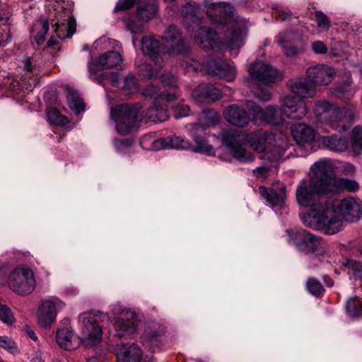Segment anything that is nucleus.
<instances>
[{
	"label": "nucleus",
	"instance_id": "f257e3e1",
	"mask_svg": "<svg viewBox=\"0 0 362 362\" xmlns=\"http://www.w3.org/2000/svg\"><path fill=\"white\" fill-rule=\"evenodd\" d=\"M320 166V161L315 162L310 168L309 179L300 180L296 190V201L300 206L310 209L301 216L305 226L334 234L341 230V222L325 199L329 194Z\"/></svg>",
	"mask_w": 362,
	"mask_h": 362
},
{
	"label": "nucleus",
	"instance_id": "f03ea898",
	"mask_svg": "<svg viewBox=\"0 0 362 362\" xmlns=\"http://www.w3.org/2000/svg\"><path fill=\"white\" fill-rule=\"evenodd\" d=\"M144 95L155 99L154 106L149 107L144 115L140 114V106H129L127 104L118 105L111 110V118L115 121L116 130L121 135H127L132 132L136 124L144 120L145 122H162L166 121L169 115L166 106L175 100L174 93H158L154 85L148 86Z\"/></svg>",
	"mask_w": 362,
	"mask_h": 362
},
{
	"label": "nucleus",
	"instance_id": "7ed1b4c3",
	"mask_svg": "<svg viewBox=\"0 0 362 362\" xmlns=\"http://www.w3.org/2000/svg\"><path fill=\"white\" fill-rule=\"evenodd\" d=\"M204 5L207 16L214 23L228 25L230 29L226 36V45L237 55L238 49L244 43L247 34L248 23L243 19H238L233 16V7L226 2L214 3L212 0H204Z\"/></svg>",
	"mask_w": 362,
	"mask_h": 362
},
{
	"label": "nucleus",
	"instance_id": "20e7f679",
	"mask_svg": "<svg viewBox=\"0 0 362 362\" xmlns=\"http://www.w3.org/2000/svg\"><path fill=\"white\" fill-rule=\"evenodd\" d=\"M273 140L272 134L261 131L245 135L240 130L230 129L222 133V141L228 152L241 163L252 162L255 159L253 154L243 147L244 142L248 143L255 151L262 153Z\"/></svg>",
	"mask_w": 362,
	"mask_h": 362
},
{
	"label": "nucleus",
	"instance_id": "39448f33",
	"mask_svg": "<svg viewBox=\"0 0 362 362\" xmlns=\"http://www.w3.org/2000/svg\"><path fill=\"white\" fill-rule=\"evenodd\" d=\"M313 111L319 122L341 132L349 129L353 123L356 106L351 103L339 107L327 100H319L315 103Z\"/></svg>",
	"mask_w": 362,
	"mask_h": 362
},
{
	"label": "nucleus",
	"instance_id": "423d86ee",
	"mask_svg": "<svg viewBox=\"0 0 362 362\" xmlns=\"http://www.w3.org/2000/svg\"><path fill=\"white\" fill-rule=\"evenodd\" d=\"M251 79L255 81L257 87L255 96L262 101H268L272 98V86L282 78L277 69L264 62L254 63L249 68Z\"/></svg>",
	"mask_w": 362,
	"mask_h": 362
},
{
	"label": "nucleus",
	"instance_id": "0eeeda50",
	"mask_svg": "<svg viewBox=\"0 0 362 362\" xmlns=\"http://www.w3.org/2000/svg\"><path fill=\"white\" fill-rule=\"evenodd\" d=\"M287 233L288 243L295 245L300 252L322 255L325 251V243L305 230H288Z\"/></svg>",
	"mask_w": 362,
	"mask_h": 362
},
{
	"label": "nucleus",
	"instance_id": "6e6552de",
	"mask_svg": "<svg viewBox=\"0 0 362 362\" xmlns=\"http://www.w3.org/2000/svg\"><path fill=\"white\" fill-rule=\"evenodd\" d=\"M320 166L325 180L326 182V189L328 191L329 195L339 193L341 192H356L359 189V184L351 179L335 177L332 165L329 160H320Z\"/></svg>",
	"mask_w": 362,
	"mask_h": 362
},
{
	"label": "nucleus",
	"instance_id": "1a4fd4ad",
	"mask_svg": "<svg viewBox=\"0 0 362 362\" xmlns=\"http://www.w3.org/2000/svg\"><path fill=\"white\" fill-rule=\"evenodd\" d=\"M80 325V340L81 344L89 348L97 346L102 339L103 329L95 319L90 313H82L78 316Z\"/></svg>",
	"mask_w": 362,
	"mask_h": 362
},
{
	"label": "nucleus",
	"instance_id": "9d476101",
	"mask_svg": "<svg viewBox=\"0 0 362 362\" xmlns=\"http://www.w3.org/2000/svg\"><path fill=\"white\" fill-rule=\"evenodd\" d=\"M8 284L13 292L22 296L28 295L36 286L33 272L26 267L16 268L10 274Z\"/></svg>",
	"mask_w": 362,
	"mask_h": 362
},
{
	"label": "nucleus",
	"instance_id": "9b49d317",
	"mask_svg": "<svg viewBox=\"0 0 362 362\" xmlns=\"http://www.w3.org/2000/svg\"><path fill=\"white\" fill-rule=\"evenodd\" d=\"M140 144L143 148L154 151L165 148H190V144L188 141L176 136H168L155 139L153 134H146L141 139Z\"/></svg>",
	"mask_w": 362,
	"mask_h": 362
},
{
	"label": "nucleus",
	"instance_id": "f8f14e48",
	"mask_svg": "<svg viewBox=\"0 0 362 362\" xmlns=\"http://www.w3.org/2000/svg\"><path fill=\"white\" fill-rule=\"evenodd\" d=\"M329 208L333 210L339 217L341 222V226H343L342 218L346 221L354 222L362 215L361 204L353 198L336 200L330 205L329 204Z\"/></svg>",
	"mask_w": 362,
	"mask_h": 362
},
{
	"label": "nucleus",
	"instance_id": "ddd939ff",
	"mask_svg": "<svg viewBox=\"0 0 362 362\" xmlns=\"http://www.w3.org/2000/svg\"><path fill=\"white\" fill-rule=\"evenodd\" d=\"M247 110L252 116L254 122L261 121L273 125H280L284 123V112L277 106L268 105L264 109L250 102L247 105Z\"/></svg>",
	"mask_w": 362,
	"mask_h": 362
},
{
	"label": "nucleus",
	"instance_id": "4468645a",
	"mask_svg": "<svg viewBox=\"0 0 362 362\" xmlns=\"http://www.w3.org/2000/svg\"><path fill=\"white\" fill-rule=\"evenodd\" d=\"M64 308V303L57 297L42 301L38 310V322L41 327H47L55 320L57 313Z\"/></svg>",
	"mask_w": 362,
	"mask_h": 362
},
{
	"label": "nucleus",
	"instance_id": "2eb2a0df",
	"mask_svg": "<svg viewBox=\"0 0 362 362\" xmlns=\"http://www.w3.org/2000/svg\"><path fill=\"white\" fill-rule=\"evenodd\" d=\"M164 47L169 55L184 54L189 49L179 29L175 25L170 26L163 36Z\"/></svg>",
	"mask_w": 362,
	"mask_h": 362
},
{
	"label": "nucleus",
	"instance_id": "dca6fc26",
	"mask_svg": "<svg viewBox=\"0 0 362 362\" xmlns=\"http://www.w3.org/2000/svg\"><path fill=\"white\" fill-rule=\"evenodd\" d=\"M275 41L284 49L287 56H293L302 52L304 44L301 36L295 32L286 30L280 33Z\"/></svg>",
	"mask_w": 362,
	"mask_h": 362
},
{
	"label": "nucleus",
	"instance_id": "f3484780",
	"mask_svg": "<svg viewBox=\"0 0 362 362\" xmlns=\"http://www.w3.org/2000/svg\"><path fill=\"white\" fill-rule=\"evenodd\" d=\"M284 116L293 120H300L308 113L306 103L293 95H286L281 100Z\"/></svg>",
	"mask_w": 362,
	"mask_h": 362
},
{
	"label": "nucleus",
	"instance_id": "a211bd4d",
	"mask_svg": "<svg viewBox=\"0 0 362 362\" xmlns=\"http://www.w3.org/2000/svg\"><path fill=\"white\" fill-rule=\"evenodd\" d=\"M206 69L209 74L228 82L234 81L236 78L237 71L233 62L213 59L206 63Z\"/></svg>",
	"mask_w": 362,
	"mask_h": 362
},
{
	"label": "nucleus",
	"instance_id": "6ab92c4d",
	"mask_svg": "<svg viewBox=\"0 0 362 362\" xmlns=\"http://www.w3.org/2000/svg\"><path fill=\"white\" fill-rule=\"evenodd\" d=\"M334 74V70L331 66L325 64L310 66L306 71L307 79L315 88L317 86H327L330 83Z\"/></svg>",
	"mask_w": 362,
	"mask_h": 362
},
{
	"label": "nucleus",
	"instance_id": "aec40b11",
	"mask_svg": "<svg viewBox=\"0 0 362 362\" xmlns=\"http://www.w3.org/2000/svg\"><path fill=\"white\" fill-rule=\"evenodd\" d=\"M197 44L204 49L218 47L219 37L217 33L208 27H200L194 36Z\"/></svg>",
	"mask_w": 362,
	"mask_h": 362
},
{
	"label": "nucleus",
	"instance_id": "412c9836",
	"mask_svg": "<svg viewBox=\"0 0 362 362\" xmlns=\"http://www.w3.org/2000/svg\"><path fill=\"white\" fill-rule=\"evenodd\" d=\"M192 95L195 100L201 103L214 102L221 97L220 90L209 83L197 86L192 90Z\"/></svg>",
	"mask_w": 362,
	"mask_h": 362
},
{
	"label": "nucleus",
	"instance_id": "4be33fe9",
	"mask_svg": "<svg viewBox=\"0 0 362 362\" xmlns=\"http://www.w3.org/2000/svg\"><path fill=\"white\" fill-rule=\"evenodd\" d=\"M225 119L232 124L243 127L250 121V117L243 108L237 105H232L223 110Z\"/></svg>",
	"mask_w": 362,
	"mask_h": 362
},
{
	"label": "nucleus",
	"instance_id": "5701e85b",
	"mask_svg": "<svg viewBox=\"0 0 362 362\" xmlns=\"http://www.w3.org/2000/svg\"><path fill=\"white\" fill-rule=\"evenodd\" d=\"M136 318L134 312H127V317H118L114 324L117 336L123 337L133 334L136 329Z\"/></svg>",
	"mask_w": 362,
	"mask_h": 362
},
{
	"label": "nucleus",
	"instance_id": "b1692460",
	"mask_svg": "<svg viewBox=\"0 0 362 362\" xmlns=\"http://www.w3.org/2000/svg\"><path fill=\"white\" fill-rule=\"evenodd\" d=\"M291 134L298 145L311 144L315 139V132L310 127L301 123L291 127Z\"/></svg>",
	"mask_w": 362,
	"mask_h": 362
},
{
	"label": "nucleus",
	"instance_id": "393cba45",
	"mask_svg": "<svg viewBox=\"0 0 362 362\" xmlns=\"http://www.w3.org/2000/svg\"><path fill=\"white\" fill-rule=\"evenodd\" d=\"M141 45V49L144 54L149 57L156 65L160 66L163 62V59L160 56L159 42L152 37L145 36L142 37Z\"/></svg>",
	"mask_w": 362,
	"mask_h": 362
},
{
	"label": "nucleus",
	"instance_id": "a878e982",
	"mask_svg": "<svg viewBox=\"0 0 362 362\" xmlns=\"http://www.w3.org/2000/svg\"><path fill=\"white\" fill-rule=\"evenodd\" d=\"M56 339L59 346L69 351L76 349L81 344L79 336L66 328L59 329Z\"/></svg>",
	"mask_w": 362,
	"mask_h": 362
},
{
	"label": "nucleus",
	"instance_id": "bb28decb",
	"mask_svg": "<svg viewBox=\"0 0 362 362\" xmlns=\"http://www.w3.org/2000/svg\"><path fill=\"white\" fill-rule=\"evenodd\" d=\"M117 354L121 362H141L143 357L142 351L134 343L121 344L118 347Z\"/></svg>",
	"mask_w": 362,
	"mask_h": 362
},
{
	"label": "nucleus",
	"instance_id": "cd10ccee",
	"mask_svg": "<svg viewBox=\"0 0 362 362\" xmlns=\"http://www.w3.org/2000/svg\"><path fill=\"white\" fill-rule=\"evenodd\" d=\"M292 93L300 97V99L313 98L317 90L315 86L306 78H299L293 81L290 86Z\"/></svg>",
	"mask_w": 362,
	"mask_h": 362
},
{
	"label": "nucleus",
	"instance_id": "c85d7f7f",
	"mask_svg": "<svg viewBox=\"0 0 362 362\" xmlns=\"http://www.w3.org/2000/svg\"><path fill=\"white\" fill-rule=\"evenodd\" d=\"M94 63L95 69L100 72V68H112L119 65L122 62L119 50H109L100 55L98 58L91 60L89 63Z\"/></svg>",
	"mask_w": 362,
	"mask_h": 362
},
{
	"label": "nucleus",
	"instance_id": "c756f323",
	"mask_svg": "<svg viewBox=\"0 0 362 362\" xmlns=\"http://www.w3.org/2000/svg\"><path fill=\"white\" fill-rule=\"evenodd\" d=\"M94 66V63L92 62L88 64L90 77L92 80L95 81L99 83H102L105 80H107L112 86L121 88L123 78L119 79L118 75L113 72H98L95 70Z\"/></svg>",
	"mask_w": 362,
	"mask_h": 362
},
{
	"label": "nucleus",
	"instance_id": "7c9ffc66",
	"mask_svg": "<svg viewBox=\"0 0 362 362\" xmlns=\"http://www.w3.org/2000/svg\"><path fill=\"white\" fill-rule=\"evenodd\" d=\"M158 11V5L156 0H139L137 6L139 19L147 22L155 17Z\"/></svg>",
	"mask_w": 362,
	"mask_h": 362
},
{
	"label": "nucleus",
	"instance_id": "2f4dec72",
	"mask_svg": "<svg viewBox=\"0 0 362 362\" xmlns=\"http://www.w3.org/2000/svg\"><path fill=\"white\" fill-rule=\"evenodd\" d=\"M182 15L187 23L198 24L204 18L199 6L194 1L187 2L183 6Z\"/></svg>",
	"mask_w": 362,
	"mask_h": 362
},
{
	"label": "nucleus",
	"instance_id": "473e14b6",
	"mask_svg": "<svg viewBox=\"0 0 362 362\" xmlns=\"http://www.w3.org/2000/svg\"><path fill=\"white\" fill-rule=\"evenodd\" d=\"M259 191L262 197L272 206L281 205L286 198L285 187H281L279 190L276 191L261 186Z\"/></svg>",
	"mask_w": 362,
	"mask_h": 362
},
{
	"label": "nucleus",
	"instance_id": "72a5a7b5",
	"mask_svg": "<svg viewBox=\"0 0 362 362\" xmlns=\"http://www.w3.org/2000/svg\"><path fill=\"white\" fill-rule=\"evenodd\" d=\"M322 144L329 150L338 152L344 151L348 148V140L337 135L323 136Z\"/></svg>",
	"mask_w": 362,
	"mask_h": 362
},
{
	"label": "nucleus",
	"instance_id": "f704fd0d",
	"mask_svg": "<svg viewBox=\"0 0 362 362\" xmlns=\"http://www.w3.org/2000/svg\"><path fill=\"white\" fill-rule=\"evenodd\" d=\"M65 21H67L66 24L59 21L54 24L55 31L59 38L71 37L76 30V23L72 16L69 15Z\"/></svg>",
	"mask_w": 362,
	"mask_h": 362
},
{
	"label": "nucleus",
	"instance_id": "c9c22d12",
	"mask_svg": "<svg viewBox=\"0 0 362 362\" xmlns=\"http://www.w3.org/2000/svg\"><path fill=\"white\" fill-rule=\"evenodd\" d=\"M219 120V115L214 110H205L199 117V124L197 129H206L208 127L216 125Z\"/></svg>",
	"mask_w": 362,
	"mask_h": 362
},
{
	"label": "nucleus",
	"instance_id": "e433bc0d",
	"mask_svg": "<svg viewBox=\"0 0 362 362\" xmlns=\"http://www.w3.org/2000/svg\"><path fill=\"white\" fill-rule=\"evenodd\" d=\"M67 100L69 107L77 114L84 110V102L76 91L69 90Z\"/></svg>",
	"mask_w": 362,
	"mask_h": 362
},
{
	"label": "nucleus",
	"instance_id": "4c0bfd02",
	"mask_svg": "<svg viewBox=\"0 0 362 362\" xmlns=\"http://www.w3.org/2000/svg\"><path fill=\"white\" fill-rule=\"evenodd\" d=\"M346 309L350 316L361 317L362 315V301L356 296L350 298L346 302Z\"/></svg>",
	"mask_w": 362,
	"mask_h": 362
},
{
	"label": "nucleus",
	"instance_id": "58836bf2",
	"mask_svg": "<svg viewBox=\"0 0 362 362\" xmlns=\"http://www.w3.org/2000/svg\"><path fill=\"white\" fill-rule=\"evenodd\" d=\"M136 66L141 76L146 78H151L153 76H158L157 72L162 66V64L159 66L154 64V67L153 68L152 65L150 64H139L138 62H136Z\"/></svg>",
	"mask_w": 362,
	"mask_h": 362
},
{
	"label": "nucleus",
	"instance_id": "ea45409f",
	"mask_svg": "<svg viewBox=\"0 0 362 362\" xmlns=\"http://www.w3.org/2000/svg\"><path fill=\"white\" fill-rule=\"evenodd\" d=\"M94 46L95 48L100 49L118 50L119 48V45L117 41L107 37H102L98 39L95 42Z\"/></svg>",
	"mask_w": 362,
	"mask_h": 362
},
{
	"label": "nucleus",
	"instance_id": "a19ab883",
	"mask_svg": "<svg viewBox=\"0 0 362 362\" xmlns=\"http://www.w3.org/2000/svg\"><path fill=\"white\" fill-rule=\"evenodd\" d=\"M47 119L57 125H64L68 123V118L61 115L55 107H49L47 110Z\"/></svg>",
	"mask_w": 362,
	"mask_h": 362
},
{
	"label": "nucleus",
	"instance_id": "79ce46f5",
	"mask_svg": "<svg viewBox=\"0 0 362 362\" xmlns=\"http://www.w3.org/2000/svg\"><path fill=\"white\" fill-rule=\"evenodd\" d=\"M196 146L192 150L197 152H201L206 155H212L214 153L213 147L208 144L205 138L197 136L194 139Z\"/></svg>",
	"mask_w": 362,
	"mask_h": 362
},
{
	"label": "nucleus",
	"instance_id": "37998d69",
	"mask_svg": "<svg viewBox=\"0 0 362 362\" xmlns=\"http://www.w3.org/2000/svg\"><path fill=\"white\" fill-rule=\"evenodd\" d=\"M121 89L127 92V94H133L138 91L139 86L135 77L131 74L123 78Z\"/></svg>",
	"mask_w": 362,
	"mask_h": 362
},
{
	"label": "nucleus",
	"instance_id": "c03bdc74",
	"mask_svg": "<svg viewBox=\"0 0 362 362\" xmlns=\"http://www.w3.org/2000/svg\"><path fill=\"white\" fill-rule=\"evenodd\" d=\"M142 340L144 345L152 350H154L159 344V337L155 332H146L142 336Z\"/></svg>",
	"mask_w": 362,
	"mask_h": 362
},
{
	"label": "nucleus",
	"instance_id": "a18cd8bd",
	"mask_svg": "<svg viewBox=\"0 0 362 362\" xmlns=\"http://www.w3.org/2000/svg\"><path fill=\"white\" fill-rule=\"evenodd\" d=\"M308 291L315 296H319L323 293V287L322 284L316 279L310 278L307 281Z\"/></svg>",
	"mask_w": 362,
	"mask_h": 362
},
{
	"label": "nucleus",
	"instance_id": "49530a36",
	"mask_svg": "<svg viewBox=\"0 0 362 362\" xmlns=\"http://www.w3.org/2000/svg\"><path fill=\"white\" fill-rule=\"evenodd\" d=\"M110 313L115 317H127V312H132L119 303L112 304L110 306Z\"/></svg>",
	"mask_w": 362,
	"mask_h": 362
},
{
	"label": "nucleus",
	"instance_id": "de8ad7c7",
	"mask_svg": "<svg viewBox=\"0 0 362 362\" xmlns=\"http://www.w3.org/2000/svg\"><path fill=\"white\" fill-rule=\"evenodd\" d=\"M315 18L317 26L326 30H329L331 26L329 18L323 12L318 11L315 12Z\"/></svg>",
	"mask_w": 362,
	"mask_h": 362
},
{
	"label": "nucleus",
	"instance_id": "09e8293b",
	"mask_svg": "<svg viewBox=\"0 0 362 362\" xmlns=\"http://www.w3.org/2000/svg\"><path fill=\"white\" fill-rule=\"evenodd\" d=\"M352 144L354 148L356 149L357 148H362V127L360 126H357L354 128L352 130V137H351Z\"/></svg>",
	"mask_w": 362,
	"mask_h": 362
},
{
	"label": "nucleus",
	"instance_id": "8fccbe9b",
	"mask_svg": "<svg viewBox=\"0 0 362 362\" xmlns=\"http://www.w3.org/2000/svg\"><path fill=\"white\" fill-rule=\"evenodd\" d=\"M0 319L4 323L11 325L14 322V317L11 310L6 305H0Z\"/></svg>",
	"mask_w": 362,
	"mask_h": 362
},
{
	"label": "nucleus",
	"instance_id": "3c124183",
	"mask_svg": "<svg viewBox=\"0 0 362 362\" xmlns=\"http://www.w3.org/2000/svg\"><path fill=\"white\" fill-rule=\"evenodd\" d=\"M143 23L140 20L139 22H136L134 20L129 19L127 21V27L132 33L139 34L143 31Z\"/></svg>",
	"mask_w": 362,
	"mask_h": 362
},
{
	"label": "nucleus",
	"instance_id": "603ef678",
	"mask_svg": "<svg viewBox=\"0 0 362 362\" xmlns=\"http://www.w3.org/2000/svg\"><path fill=\"white\" fill-rule=\"evenodd\" d=\"M189 107L184 103L178 104L173 110L175 117L181 118L189 115Z\"/></svg>",
	"mask_w": 362,
	"mask_h": 362
},
{
	"label": "nucleus",
	"instance_id": "864d4df0",
	"mask_svg": "<svg viewBox=\"0 0 362 362\" xmlns=\"http://www.w3.org/2000/svg\"><path fill=\"white\" fill-rule=\"evenodd\" d=\"M349 269L353 272L354 276L357 278L362 279V264L354 260L348 262Z\"/></svg>",
	"mask_w": 362,
	"mask_h": 362
},
{
	"label": "nucleus",
	"instance_id": "5fc2aeb1",
	"mask_svg": "<svg viewBox=\"0 0 362 362\" xmlns=\"http://www.w3.org/2000/svg\"><path fill=\"white\" fill-rule=\"evenodd\" d=\"M42 30L35 37L36 42L38 45L42 44L45 41V35L49 30V23L47 21H42L41 22Z\"/></svg>",
	"mask_w": 362,
	"mask_h": 362
},
{
	"label": "nucleus",
	"instance_id": "6e6d98bb",
	"mask_svg": "<svg viewBox=\"0 0 362 362\" xmlns=\"http://www.w3.org/2000/svg\"><path fill=\"white\" fill-rule=\"evenodd\" d=\"M338 168L341 173L349 175L354 174L356 171L355 166L353 164L346 162L341 163L338 166Z\"/></svg>",
	"mask_w": 362,
	"mask_h": 362
},
{
	"label": "nucleus",
	"instance_id": "4d7b16f0",
	"mask_svg": "<svg viewBox=\"0 0 362 362\" xmlns=\"http://www.w3.org/2000/svg\"><path fill=\"white\" fill-rule=\"evenodd\" d=\"M272 15H274L277 19L281 21H284L291 16V13L288 11H286L280 7L275 8Z\"/></svg>",
	"mask_w": 362,
	"mask_h": 362
},
{
	"label": "nucleus",
	"instance_id": "13d9d810",
	"mask_svg": "<svg viewBox=\"0 0 362 362\" xmlns=\"http://www.w3.org/2000/svg\"><path fill=\"white\" fill-rule=\"evenodd\" d=\"M136 0H119L117 4L115 11H121L123 10L129 9L134 4Z\"/></svg>",
	"mask_w": 362,
	"mask_h": 362
},
{
	"label": "nucleus",
	"instance_id": "bf43d9fd",
	"mask_svg": "<svg viewBox=\"0 0 362 362\" xmlns=\"http://www.w3.org/2000/svg\"><path fill=\"white\" fill-rule=\"evenodd\" d=\"M114 144L115 148L119 151H123L130 147L131 146V141L127 139H115L114 141Z\"/></svg>",
	"mask_w": 362,
	"mask_h": 362
},
{
	"label": "nucleus",
	"instance_id": "052dcab7",
	"mask_svg": "<svg viewBox=\"0 0 362 362\" xmlns=\"http://www.w3.org/2000/svg\"><path fill=\"white\" fill-rule=\"evenodd\" d=\"M312 49L316 54H325L327 51V48L325 43L320 40L312 43Z\"/></svg>",
	"mask_w": 362,
	"mask_h": 362
},
{
	"label": "nucleus",
	"instance_id": "680f3d73",
	"mask_svg": "<svg viewBox=\"0 0 362 362\" xmlns=\"http://www.w3.org/2000/svg\"><path fill=\"white\" fill-rule=\"evenodd\" d=\"M277 150L276 155H275L273 158V160H277L281 158L284 151L288 147V144L286 140L282 141L281 144H276Z\"/></svg>",
	"mask_w": 362,
	"mask_h": 362
},
{
	"label": "nucleus",
	"instance_id": "e2e57ef3",
	"mask_svg": "<svg viewBox=\"0 0 362 362\" xmlns=\"http://www.w3.org/2000/svg\"><path fill=\"white\" fill-rule=\"evenodd\" d=\"M269 168L267 166H260L253 170L255 176L259 178L265 179L269 175Z\"/></svg>",
	"mask_w": 362,
	"mask_h": 362
},
{
	"label": "nucleus",
	"instance_id": "0e129e2a",
	"mask_svg": "<svg viewBox=\"0 0 362 362\" xmlns=\"http://www.w3.org/2000/svg\"><path fill=\"white\" fill-rule=\"evenodd\" d=\"M351 74L349 72L346 73V81L344 83L342 86H339L336 88V91L339 93H345L347 92L351 86Z\"/></svg>",
	"mask_w": 362,
	"mask_h": 362
},
{
	"label": "nucleus",
	"instance_id": "69168bd1",
	"mask_svg": "<svg viewBox=\"0 0 362 362\" xmlns=\"http://www.w3.org/2000/svg\"><path fill=\"white\" fill-rule=\"evenodd\" d=\"M160 78L162 81V82L165 85L169 86H174L176 83V79L175 78L169 73L163 74L161 76H160Z\"/></svg>",
	"mask_w": 362,
	"mask_h": 362
},
{
	"label": "nucleus",
	"instance_id": "338daca9",
	"mask_svg": "<svg viewBox=\"0 0 362 362\" xmlns=\"http://www.w3.org/2000/svg\"><path fill=\"white\" fill-rule=\"evenodd\" d=\"M0 346L7 350L14 348L13 341L7 337H0Z\"/></svg>",
	"mask_w": 362,
	"mask_h": 362
},
{
	"label": "nucleus",
	"instance_id": "774afa93",
	"mask_svg": "<svg viewBox=\"0 0 362 362\" xmlns=\"http://www.w3.org/2000/svg\"><path fill=\"white\" fill-rule=\"evenodd\" d=\"M185 64H186L185 69L187 71H191V70L192 71H197L200 67V64H199V62L195 61L192 59H188L185 62Z\"/></svg>",
	"mask_w": 362,
	"mask_h": 362
}]
</instances>
